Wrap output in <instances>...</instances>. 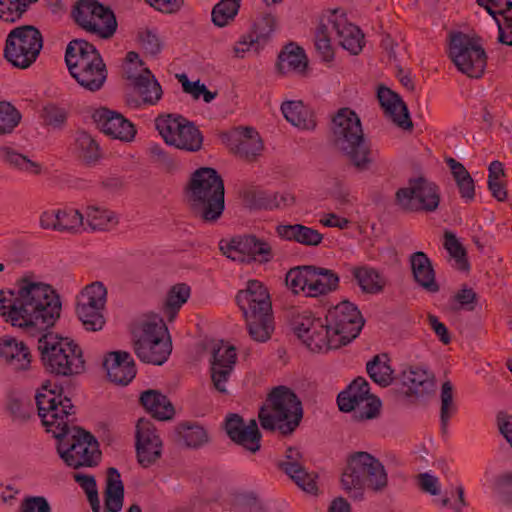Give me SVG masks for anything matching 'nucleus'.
<instances>
[{
	"label": "nucleus",
	"instance_id": "1",
	"mask_svg": "<svg viewBox=\"0 0 512 512\" xmlns=\"http://www.w3.org/2000/svg\"><path fill=\"white\" fill-rule=\"evenodd\" d=\"M60 312L59 296L48 284L21 279L17 289L0 291V316L31 336L46 332Z\"/></svg>",
	"mask_w": 512,
	"mask_h": 512
},
{
	"label": "nucleus",
	"instance_id": "2",
	"mask_svg": "<svg viewBox=\"0 0 512 512\" xmlns=\"http://www.w3.org/2000/svg\"><path fill=\"white\" fill-rule=\"evenodd\" d=\"M193 214L205 223H215L225 209L224 183L218 172L210 167L194 171L186 189Z\"/></svg>",
	"mask_w": 512,
	"mask_h": 512
},
{
	"label": "nucleus",
	"instance_id": "3",
	"mask_svg": "<svg viewBox=\"0 0 512 512\" xmlns=\"http://www.w3.org/2000/svg\"><path fill=\"white\" fill-rule=\"evenodd\" d=\"M236 302L245 317L250 337L256 342H266L274 330L272 302L267 287L252 279L238 291Z\"/></svg>",
	"mask_w": 512,
	"mask_h": 512
},
{
	"label": "nucleus",
	"instance_id": "4",
	"mask_svg": "<svg viewBox=\"0 0 512 512\" xmlns=\"http://www.w3.org/2000/svg\"><path fill=\"white\" fill-rule=\"evenodd\" d=\"M334 144L358 170L373 163V152L366 140L359 116L350 108H341L332 119Z\"/></svg>",
	"mask_w": 512,
	"mask_h": 512
},
{
	"label": "nucleus",
	"instance_id": "5",
	"mask_svg": "<svg viewBox=\"0 0 512 512\" xmlns=\"http://www.w3.org/2000/svg\"><path fill=\"white\" fill-rule=\"evenodd\" d=\"M65 62L71 76L84 89L100 90L106 79V65L94 45L83 39L70 41L65 51Z\"/></svg>",
	"mask_w": 512,
	"mask_h": 512
},
{
	"label": "nucleus",
	"instance_id": "6",
	"mask_svg": "<svg viewBox=\"0 0 512 512\" xmlns=\"http://www.w3.org/2000/svg\"><path fill=\"white\" fill-rule=\"evenodd\" d=\"M259 421L265 430H278L283 435L293 433L303 418L302 403L286 386H278L269 393L266 405L259 411Z\"/></svg>",
	"mask_w": 512,
	"mask_h": 512
},
{
	"label": "nucleus",
	"instance_id": "7",
	"mask_svg": "<svg viewBox=\"0 0 512 512\" xmlns=\"http://www.w3.org/2000/svg\"><path fill=\"white\" fill-rule=\"evenodd\" d=\"M38 350L44 368L56 376H72L84 370L81 348L68 338L44 332L38 338Z\"/></svg>",
	"mask_w": 512,
	"mask_h": 512
},
{
	"label": "nucleus",
	"instance_id": "8",
	"mask_svg": "<svg viewBox=\"0 0 512 512\" xmlns=\"http://www.w3.org/2000/svg\"><path fill=\"white\" fill-rule=\"evenodd\" d=\"M343 489L353 498H361L365 487L383 491L388 484V475L384 465L368 452L352 453L341 478Z\"/></svg>",
	"mask_w": 512,
	"mask_h": 512
},
{
	"label": "nucleus",
	"instance_id": "9",
	"mask_svg": "<svg viewBox=\"0 0 512 512\" xmlns=\"http://www.w3.org/2000/svg\"><path fill=\"white\" fill-rule=\"evenodd\" d=\"M35 400L47 432L52 433L55 438H61L71 431L74 406L68 397L63 396L62 389L48 381L38 389Z\"/></svg>",
	"mask_w": 512,
	"mask_h": 512
},
{
	"label": "nucleus",
	"instance_id": "10",
	"mask_svg": "<svg viewBox=\"0 0 512 512\" xmlns=\"http://www.w3.org/2000/svg\"><path fill=\"white\" fill-rule=\"evenodd\" d=\"M133 348L142 362L164 364L172 352L171 339L164 321L158 317L143 321L133 332Z\"/></svg>",
	"mask_w": 512,
	"mask_h": 512
},
{
	"label": "nucleus",
	"instance_id": "11",
	"mask_svg": "<svg viewBox=\"0 0 512 512\" xmlns=\"http://www.w3.org/2000/svg\"><path fill=\"white\" fill-rule=\"evenodd\" d=\"M286 286L295 295L317 298L339 288L338 274L324 267L303 265L291 268L285 277Z\"/></svg>",
	"mask_w": 512,
	"mask_h": 512
},
{
	"label": "nucleus",
	"instance_id": "12",
	"mask_svg": "<svg viewBox=\"0 0 512 512\" xmlns=\"http://www.w3.org/2000/svg\"><path fill=\"white\" fill-rule=\"evenodd\" d=\"M57 439L58 454L67 466L74 469L93 467L100 461L99 445L91 433L73 426L68 434Z\"/></svg>",
	"mask_w": 512,
	"mask_h": 512
},
{
	"label": "nucleus",
	"instance_id": "13",
	"mask_svg": "<svg viewBox=\"0 0 512 512\" xmlns=\"http://www.w3.org/2000/svg\"><path fill=\"white\" fill-rule=\"evenodd\" d=\"M42 47V34L37 28L20 26L7 35L4 56L14 67L26 69L36 61Z\"/></svg>",
	"mask_w": 512,
	"mask_h": 512
},
{
	"label": "nucleus",
	"instance_id": "14",
	"mask_svg": "<svg viewBox=\"0 0 512 512\" xmlns=\"http://www.w3.org/2000/svg\"><path fill=\"white\" fill-rule=\"evenodd\" d=\"M71 15L81 29L102 39H108L116 32L117 21L113 11L97 0H78Z\"/></svg>",
	"mask_w": 512,
	"mask_h": 512
},
{
	"label": "nucleus",
	"instance_id": "15",
	"mask_svg": "<svg viewBox=\"0 0 512 512\" xmlns=\"http://www.w3.org/2000/svg\"><path fill=\"white\" fill-rule=\"evenodd\" d=\"M155 127L169 146L188 152H197L202 148V133L194 123L181 115L159 116L155 120Z\"/></svg>",
	"mask_w": 512,
	"mask_h": 512
},
{
	"label": "nucleus",
	"instance_id": "16",
	"mask_svg": "<svg viewBox=\"0 0 512 512\" xmlns=\"http://www.w3.org/2000/svg\"><path fill=\"white\" fill-rule=\"evenodd\" d=\"M325 319L332 336V347L336 349L354 340L365 323L357 306L349 301L330 308Z\"/></svg>",
	"mask_w": 512,
	"mask_h": 512
},
{
	"label": "nucleus",
	"instance_id": "17",
	"mask_svg": "<svg viewBox=\"0 0 512 512\" xmlns=\"http://www.w3.org/2000/svg\"><path fill=\"white\" fill-rule=\"evenodd\" d=\"M449 56L457 69L470 78H480L487 65L484 48L474 38L461 32L452 35Z\"/></svg>",
	"mask_w": 512,
	"mask_h": 512
},
{
	"label": "nucleus",
	"instance_id": "18",
	"mask_svg": "<svg viewBox=\"0 0 512 512\" xmlns=\"http://www.w3.org/2000/svg\"><path fill=\"white\" fill-rule=\"evenodd\" d=\"M395 198L396 204L405 211L434 212L440 203V190L434 182L420 176L398 189Z\"/></svg>",
	"mask_w": 512,
	"mask_h": 512
},
{
	"label": "nucleus",
	"instance_id": "19",
	"mask_svg": "<svg viewBox=\"0 0 512 512\" xmlns=\"http://www.w3.org/2000/svg\"><path fill=\"white\" fill-rule=\"evenodd\" d=\"M338 407L343 412H354L358 420L372 419L379 414L380 400L370 394L369 383L362 377L356 378L337 397Z\"/></svg>",
	"mask_w": 512,
	"mask_h": 512
},
{
	"label": "nucleus",
	"instance_id": "20",
	"mask_svg": "<svg viewBox=\"0 0 512 512\" xmlns=\"http://www.w3.org/2000/svg\"><path fill=\"white\" fill-rule=\"evenodd\" d=\"M220 249L228 258L247 264H267L274 259L270 242L253 234L236 236L226 243L221 241Z\"/></svg>",
	"mask_w": 512,
	"mask_h": 512
},
{
	"label": "nucleus",
	"instance_id": "21",
	"mask_svg": "<svg viewBox=\"0 0 512 512\" xmlns=\"http://www.w3.org/2000/svg\"><path fill=\"white\" fill-rule=\"evenodd\" d=\"M106 287L101 282L87 285L77 297L76 313L84 328L99 331L105 324Z\"/></svg>",
	"mask_w": 512,
	"mask_h": 512
},
{
	"label": "nucleus",
	"instance_id": "22",
	"mask_svg": "<svg viewBox=\"0 0 512 512\" xmlns=\"http://www.w3.org/2000/svg\"><path fill=\"white\" fill-rule=\"evenodd\" d=\"M295 333L298 338L313 352H324L332 347L330 334L325 318L315 317L311 313H305L295 325Z\"/></svg>",
	"mask_w": 512,
	"mask_h": 512
},
{
	"label": "nucleus",
	"instance_id": "23",
	"mask_svg": "<svg viewBox=\"0 0 512 512\" xmlns=\"http://www.w3.org/2000/svg\"><path fill=\"white\" fill-rule=\"evenodd\" d=\"M237 354L234 346L220 342L213 348L210 373L213 388L228 394L227 383L236 363Z\"/></svg>",
	"mask_w": 512,
	"mask_h": 512
},
{
	"label": "nucleus",
	"instance_id": "24",
	"mask_svg": "<svg viewBox=\"0 0 512 512\" xmlns=\"http://www.w3.org/2000/svg\"><path fill=\"white\" fill-rule=\"evenodd\" d=\"M136 451L138 462L143 467L151 466L161 457L162 441L149 420L140 419L137 422Z\"/></svg>",
	"mask_w": 512,
	"mask_h": 512
},
{
	"label": "nucleus",
	"instance_id": "25",
	"mask_svg": "<svg viewBox=\"0 0 512 512\" xmlns=\"http://www.w3.org/2000/svg\"><path fill=\"white\" fill-rule=\"evenodd\" d=\"M92 118L97 128L113 139L130 142L135 138L136 129L132 122L116 111L101 107L93 112Z\"/></svg>",
	"mask_w": 512,
	"mask_h": 512
},
{
	"label": "nucleus",
	"instance_id": "26",
	"mask_svg": "<svg viewBox=\"0 0 512 512\" xmlns=\"http://www.w3.org/2000/svg\"><path fill=\"white\" fill-rule=\"evenodd\" d=\"M225 431L233 442L246 450L255 453L260 449L261 433L255 420L245 425L238 414H229L225 419Z\"/></svg>",
	"mask_w": 512,
	"mask_h": 512
},
{
	"label": "nucleus",
	"instance_id": "27",
	"mask_svg": "<svg viewBox=\"0 0 512 512\" xmlns=\"http://www.w3.org/2000/svg\"><path fill=\"white\" fill-rule=\"evenodd\" d=\"M335 30L339 44L352 55H358L364 47V34L350 23L340 10H334L328 19Z\"/></svg>",
	"mask_w": 512,
	"mask_h": 512
},
{
	"label": "nucleus",
	"instance_id": "28",
	"mask_svg": "<svg viewBox=\"0 0 512 512\" xmlns=\"http://www.w3.org/2000/svg\"><path fill=\"white\" fill-rule=\"evenodd\" d=\"M279 467L302 490L311 494L317 492L315 476L304 468L303 455L299 449L288 447L285 452V460L279 464Z\"/></svg>",
	"mask_w": 512,
	"mask_h": 512
},
{
	"label": "nucleus",
	"instance_id": "29",
	"mask_svg": "<svg viewBox=\"0 0 512 512\" xmlns=\"http://www.w3.org/2000/svg\"><path fill=\"white\" fill-rule=\"evenodd\" d=\"M231 150L248 161L255 160L263 150L258 132L251 127H241L227 135Z\"/></svg>",
	"mask_w": 512,
	"mask_h": 512
},
{
	"label": "nucleus",
	"instance_id": "30",
	"mask_svg": "<svg viewBox=\"0 0 512 512\" xmlns=\"http://www.w3.org/2000/svg\"><path fill=\"white\" fill-rule=\"evenodd\" d=\"M275 18L272 15L264 16L259 22L254 25L253 30L241 36V38L235 43L233 52L235 57L244 58L245 54L252 48L258 51L263 47L270 35L274 31Z\"/></svg>",
	"mask_w": 512,
	"mask_h": 512
},
{
	"label": "nucleus",
	"instance_id": "31",
	"mask_svg": "<svg viewBox=\"0 0 512 512\" xmlns=\"http://www.w3.org/2000/svg\"><path fill=\"white\" fill-rule=\"evenodd\" d=\"M495 20L498 26V41L512 45V1L476 0Z\"/></svg>",
	"mask_w": 512,
	"mask_h": 512
},
{
	"label": "nucleus",
	"instance_id": "32",
	"mask_svg": "<svg viewBox=\"0 0 512 512\" xmlns=\"http://www.w3.org/2000/svg\"><path fill=\"white\" fill-rule=\"evenodd\" d=\"M108 378L118 385L129 384L136 376V367L130 353L126 351L110 352L103 363Z\"/></svg>",
	"mask_w": 512,
	"mask_h": 512
},
{
	"label": "nucleus",
	"instance_id": "33",
	"mask_svg": "<svg viewBox=\"0 0 512 512\" xmlns=\"http://www.w3.org/2000/svg\"><path fill=\"white\" fill-rule=\"evenodd\" d=\"M126 78L131 81L133 87L141 96L145 105H155L162 97V88L159 82L148 68H142L138 72L126 71Z\"/></svg>",
	"mask_w": 512,
	"mask_h": 512
},
{
	"label": "nucleus",
	"instance_id": "34",
	"mask_svg": "<svg viewBox=\"0 0 512 512\" xmlns=\"http://www.w3.org/2000/svg\"><path fill=\"white\" fill-rule=\"evenodd\" d=\"M377 97L385 115L403 129L412 128L406 104L401 97L387 87H379Z\"/></svg>",
	"mask_w": 512,
	"mask_h": 512
},
{
	"label": "nucleus",
	"instance_id": "35",
	"mask_svg": "<svg viewBox=\"0 0 512 512\" xmlns=\"http://www.w3.org/2000/svg\"><path fill=\"white\" fill-rule=\"evenodd\" d=\"M409 263L413 278L422 289L429 293H437L440 290L432 263L424 252L417 251L411 254Z\"/></svg>",
	"mask_w": 512,
	"mask_h": 512
},
{
	"label": "nucleus",
	"instance_id": "36",
	"mask_svg": "<svg viewBox=\"0 0 512 512\" xmlns=\"http://www.w3.org/2000/svg\"><path fill=\"white\" fill-rule=\"evenodd\" d=\"M350 273L365 294H380L387 285V279L383 273L369 265L352 266Z\"/></svg>",
	"mask_w": 512,
	"mask_h": 512
},
{
	"label": "nucleus",
	"instance_id": "37",
	"mask_svg": "<svg viewBox=\"0 0 512 512\" xmlns=\"http://www.w3.org/2000/svg\"><path fill=\"white\" fill-rule=\"evenodd\" d=\"M0 356L14 370H26L31 363L29 348L13 337H4L0 342Z\"/></svg>",
	"mask_w": 512,
	"mask_h": 512
},
{
	"label": "nucleus",
	"instance_id": "38",
	"mask_svg": "<svg viewBox=\"0 0 512 512\" xmlns=\"http://www.w3.org/2000/svg\"><path fill=\"white\" fill-rule=\"evenodd\" d=\"M402 377L404 385L417 396L428 395L435 390L434 374L424 366H409Z\"/></svg>",
	"mask_w": 512,
	"mask_h": 512
},
{
	"label": "nucleus",
	"instance_id": "39",
	"mask_svg": "<svg viewBox=\"0 0 512 512\" xmlns=\"http://www.w3.org/2000/svg\"><path fill=\"white\" fill-rule=\"evenodd\" d=\"M276 233L281 239L294 241L305 246H318L323 241L322 233L302 224L278 225Z\"/></svg>",
	"mask_w": 512,
	"mask_h": 512
},
{
	"label": "nucleus",
	"instance_id": "40",
	"mask_svg": "<svg viewBox=\"0 0 512 512\" xmlns=\"http://www.w3.org/2000/svg\"><path fill=\"white\" fill-rule=\"evenodd\" d=\"M84 220L87 226L84 230L91 231H110L119 223L114 211L99 205H88L84 210Z\"/></svg>",
	"mask_w": 512,
	"mask_h": 512
},
{
	"label": "nucleus",
	"instance_id": "41",
	"mask_svg": "<svg viewBox=\"0 0 512 512\" xmlns=\"http://www.w3.org/2000/svg\"><path fill=\"white\" fill-rule=\"evenodd\" d=\"M281 111L289 123L301 130H314L317 125L314 112L302 101H286Z\"/></svg>",
	"mask_w": 512,
	"mask_h": 512
},
{
	"label": "nucleus",
	"instance_id": "42",
	"mask_svg": "<svg viewBox=\"0 0 512 512\" xmlns=\"http://www.w3.org/2000/svg\"><path fill=\"white\" fill-rule=\"evenodd\" d=\"M104 498V512L121 511L124 502V485L120 473L114 467L107 470Z\"/></svg>",
	"mask_w": 512,
	"mask_h": 512
},
{
	"label": "nucleus",
	"instance_id": "43",
	"mask_svg": "<svg viewBox=\"0 0 512 512\" xmlns=\"http://www.w3.org/2000/svg\"><path fill=\"white\" fill-rule=\"evenodd\" d=\"M140 401L144 408L158 420H168L174 415L173 405L168 398L155 390L143 392Z\"/></svg>",
	"mask_w": 512,
	"mask_h": 512
},
{
	"label": "nucleus",
	"instance_id": "44",
	"mask_svg": "<svg viewBox=\"0 0 512 512\" xmlns=\"http://www.w3.org/2000/svg\"><path fill=\"white\" fill-rule=\"evenodd\" d=\"M456 182L460 197L464 202H472L475 198V183L468 170L456 159L449 157L445 160Z\"/></svg>",
	"mask_w": 512,
	"mask_h": 512
},
{
	"label": "nucleus",
	"instance_id": "45",
	"mask_svg": "<svg viewBox=\"0 0 512 512\" xmlns=\"http://www.w3.org/2000/svg\"><path fill=\"white\" fill-rule=\"evenodd\" d=\"M0 160L13 169L31 175H38L41 172L40 164L30 160L25 155L8 146L0 147Z\"/></svg>",
	"mask_w": 512,
	"mask_h": 512
},
{
	"label": "nucleus",
	"instance_id": "46",
	"mask_svg": "<svg viewBox=\"0 0 512 512\" xmlns=\"http://www.w3.org/2000/svg\"><path fill=\"white\" fill-rule=\"evenodd\" d=\"M387 354L374 356L366 365L369 377L381 387L389 386L393 381V369Z\"/></svg>",
	"mask_w": 512,
	"mask_h": 512
},
{
	"label": "nucleus",
	"instance_id": "47",
	"mask_svg": "<svg viewBox=\"0 0 512 512\" xmlns=\"http://www.w3.org/2000/svg\"><path fill=\"white\" fill-rule=\"evenodd\" d=\"M190 293L191 289L185 283L176 284L169 289L163 311L170 321L176 317L180 308L187 302Z\"/></svg>",
	"mask_w": 512,
	"mask_h": 512
},
{
	"label": "nucleus",
	"instance_id": "48",
	"mask_svg": "<svg viewBox=\"0 0 512 512\" xmlns=\"http://www.w3.org/2000/svg\"><path fill=\"white\" fill-rule=\"evenodd\" d=\"M307 66V59L304 51L298 47L290 44L278 56V69L282 73L290 71H303Z\"/></svg>",
	"mask_w": 512,
	"mask_h": 512
},
{
	"label": "nucleus",
	"instance_id": "49",
	"mask_svg": "<svg viewBox=\"0 0 512 512\" xmlns=\"http://www.w3.org/2000/svg\"><path fill=\"white\" fill-rule=\"evenodd\" d=\"M75 149L78 157L87 164L95 163L101 156L99 144L85 131L77 133Z\"/></svg>",
	"mask_w": 512,
	"mask_h": 512
},
{
	"label": "nucleus",
	"instance_id": "50",
	"mask_svg": "<svg viewBox=\"0 0 512 512\" xmlns=\"http://www.w3.org/2000/svg\"><path fill=\"white\" fill-rule=\"evenodd\" d=\"M241 0H221L217 3L211 12L212 22L218 27H225L229 25L240 8Z\"/></svg>",
	"mask_w": 512,
	"mask_h": 512
},
{
	"label": "nucleus",
	"instance_id": "51",
	"mask_svg": "<svg viewBox=\"0 0 512 512\" xmlns=\"http://www.w3.org/2000/svg\"><path fill=\"white\" fill-rule=\"evenodd\" d=\"M58 226V232H80L85 228L84 213L74 208L59 209Z\"/></svg>",
	"mask_w": 512,
	"mask_h": 512
},
{
	"label": "nucleus",
	"instance_id": "52",
	"mask_svg": "<svg viewBox=\"0 0 512 512\" xmlns=\"http://www.w3.org/2000/svg\"><path fill=\"white\" fill-rule=\"evenodd\" d=\"M179 435L184 444L190 448H198L209 440L206 430L199 425L182 424L179 428Z\"/></svg>",
	"mask_w": 512,
	"mask_h": 512
},
{
	"label": "nucleus",
	"instance_id": "53",
	"mask_svg": "<svg viewBox=\"0 0 512 512\" xmlns=\"http://www.w3.org/2000/svg\"><path fill=\"white\" fill-rule=\"evenodd\" d=\"M20 120L21 114L12 104L0 101V135L11 133Z\"/></svg>",
	"mask_w": 512,
	"mask_h": 512
},
{
	"label": "nucleus",
	"instance_id": "54",
	"mask_svg": "<svg viewBox=\"0 0 512 512\" xmlns=\"http://www.w3.org/2000/svg\"><path fill=\"white\" fill-rule=\"evenodd\" d=\"M315 48L320 58L324 62H331L334 59V49L331 45L328 28L325 24H320L315 32Z\"/></svg>",
	"mask_w": 512,
	"mask_h": 512
},
{
	"label": "nucleus",
	"instance_id": "55",
	"mask_svg": "<svg viewBox=\"0 0 512 512\" xmlns=\"http://www.w3.org/2000/svg\"><path fill=\"white\" fill-rule=\"evenodd\" d=\"M456 412V406L453 403V386L450 381H446L441 387V411L440 418L443 427H446L450 417Z\"/></svg>",
	"mask_w": 512,
	"mask_h": 512
},
{
	"label": "nucleus",
	"instance_id": "56",
	"mask_svg": "<svg viewBox=\"0 0 512 512\" xmlns=\"http://www.w3.org/2000/svg\"><path fill=\"white\" fill-rule=\"evenodd\" d=\"M26 11V4L20 0H0V19L13 23Z\"/></svg>",
	"mask_w": 512,
	"mask_h": 512
},
{
	"label": "nucleus",
	"instance_id": "57",
	"mask_svg": "<svg viewBox=\"0 0 512 512\" xmlns=\"http://www.w3.org/2000/svg\"><path fill=\"white\" fill-rule=\"evenodd\" d=\"M18 512H51V506L43 496H28L22 500Z\"/></svg>",
	"mask_w": 512,
	"mask_h": 512
},
{
	"label": "nucleus",
	"instance_id": "58",
	"mask_svg": "<svg viewBox=\"0 0 512 512\" xmlns=\"http://www.w3.org/2000/svg\"><path fill=\"white\" fill-rule=\"evenodd\" d=\"M43 118L48 125L60 128L66 122L67 111L62 107L49 104L43 109Z\"/></svg>",
	"mask_w": 512,
	"mask_h": 512
},
{
	"label": "nucleus",
	"instance_id": "59",
	"mask_svg": "<svg viewBox=\"0 0 512 512\" xmlns=\"http://www.w3.org/2000/svg\"><path fill=\"white\" fill-rule=\"evenodd\" d=\"M457 306L455 309L473 311L477 303V294L471 288H462L453 297Z\"/></svg>",
	"mask_w": 512,
	"mask_h": 512
},
{
	"label": "nucleus",
	"instance_id": "60",
	"mask_svg": "<svg viewBox=\"0 0 512 512\" xmlns=\"http://www.w3.org/2000/svg\"><path fill=\"white\" fill-rule=\"evenodd\" d=\"M444 247L449 254L458 262L462 261L465 257V250L456 235L452 232H445L444 234Z\"/></svg>",
	"mask_w": 512,
	"mask_h": 512
},
{
	"label": "nucleus",
	"instance_id": "61",
	"mask_svg": "<svg viewBox=\"0 0 512 512\" xmlns=\"http://www.w3.org/2000/svg\"><path fill=\"white\" fill-rule=\"evenodd\" d=\"M139 39L147 53L156 55L161 51L162 43L154 32L147 30L140 34Z\"/></svg>",
	"mask_w": 512,
	"mask_h": 512
},
{
	"label": "nucleus",
	"instance_id": "62",
	"mask_svg": "<svg viewBox=\"0 0 512 512\" xmlns=\"http://www.w3.org/2000/svg\"><path fill=\"white\" fill-rule=\"evenodd\" d=\"M497 491L504 503L512 505V473L505 474L499 479Z\"/></svg>",
	"mask_w": 512,
	"mask_h": 512
},
{
	"label": "nucleus",
	"instance_id": "63",
	"mask_svg": "<svg viewBox=\"0 0 512 512\" xmlns=\"http://www.w3.org/2000/svg\"><path fill=\"white\" fill-rule=\"evenodd\" d=\"M59 209L43 211L39 218V224L42 229L58 231Z\"/></svg>",
	"mask_w": 512,
	"mask_h": 512
},
{
	"label": "nucleus",
	"instance_id": "64",
	"mask_svg": "<svg viewBox=\"0 0 512 512\" xmlns=\"http://www.w3.org/2000/svg\"><path fill=\"white\" fill-rule=\"evenodd\" d=\"M428 323L434 333L443 344H449L451 337L446 325L439 321L438 317L432 314L428 315Z\"/></svg>",
	"mask_w": 512,
	"mask_h": 512
}]
</instances>
